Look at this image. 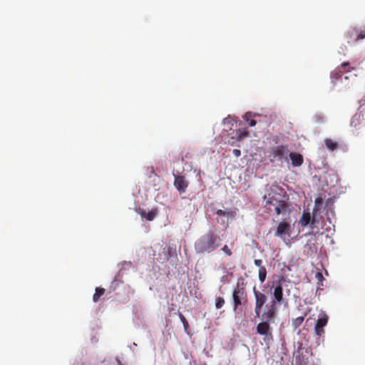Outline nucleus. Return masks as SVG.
I'll return each instance as SVG.
<instances>
[{
  "instance_id": "obj_23",
  "label": "nucleus",
  "mask_w": 365,
  "mask_h": 365,
  "mask_svg": "<svg viewBox=\"0 0 365 365\" xmlns=\"http://www.w3.org/2000/svg\"><path fill=\"white\" fill-rule=\"evenodd\" d=\"M216 215H217L218 216H223V217H232L234 215V212H232V211H229V210H217L216 212H215Z\"/></svg>"
},
{
  "instance_id": "obj_32",
  "label": "nucleus",
  "mask_w": 365,
  "mask_h": 365,
  "mask_svg": "<svg viewBox=\"0 0 365 365\" xmlns=\"http://www.w3.org/2000/svg\"><path fill=\"white\" fill-rule=\"evenodd\" d=\"M256 123H257V122H256V120H254V119H251V120L249 121V125H250V127H253V126H255V125H256Z\"/></svg>"
},
{
  "instance_id": "obj_10",
  "label": "nucleus",
  "mask_w": 365,
  "mask_h": 365,
  "mask_svg": "<svg viewBox=\"0 0 365 365\" xmlns=\"http://www.w3.org/2000/svg\"><path fill=\"white\" fill-rule=\"evenodd\" d=\"M364 115L362 111L357 112L351 120V126L358 130L364 124Z\"/></svg>"
},
{
  "instance_id": "obj_11",
  "label": "nucleus",
  "mask_w": 365,
  "mask_h": 365,
  "mask_svg": "<svg viewBox=\"0 0 365 365\" xmlns=\"http://www.w3.org/2000/svg\"><path fill=\"white\" fill-rule=\"evenodd\" d=\"M174 185L180 193H183L188 186V182L185 180V176L177 175L175 177Z\"/></svg>"
},
{
  "instance_id": "obj_5",
  "label": "nucleus",
  "mask_w": 365,
  "mask_h": 365,
  "mask_svg": "<svg viewBox=\"0 0 365 365\" xmlns=\"http://www.w3.org/2000/svg\"><path fill=\"white\" fill-rule=\"evenodd\" d=\"M253 293L255 297V317H259L260 313L262 311V308L264 305V304L267 302V297L266 295L257 290L255 287L253 289Z\"/></svg>"
},
{
  "instance_id": "obj_9",
  "label": "nucleus",
  "mask_w": 365,
  "mask_h": 365,
  "mask_svg": "<svg viewBox=\"0 0 365 365\" xmlns=\"http://www.w3.org/2000/svg\"><path fill=\"white\" fill-rule=\"evenodd\" d=\"M347 38L349 39V43L350 41L356 42L362 40L365 38V30H361L357 27L351 29L347 33Z\"/></svg>"
},
{
  "instance_id": "obj_19",
  "label": "nucleus",
  "mask_w": 365,
  "mask_h": 365,
  "mask_svg": "<svg viewBox=\"0 0 365 365\" xmlns=\"http://www.w3.org/2000/svg\"><path fill=\"white\" fill-rule=\"evenodd\" d=\"M105 289L101 287H96L95 289V293L93 296V300L94 302H97L100 297L105 294Z\"/></svg>"
},
{
  "instance_id": "obj_27",
  "label": "nucleus",
  "mask_w": 365,
  "mask_h": 365,
  "mask_svg": "<svg viewBox=\"0 0 365 365\" xmlns=\"http://www.w3.org/2000/svg\"><path fill=\"white\" fill-rule=\"evenodd\" d=\"M222 250L227 255V256H231L232 252L231 251V250L228 247L227 245H224L222 247Z\"/></svg>"
},
{
  "instance_id": "obj_12",
  "label": "nucleus",
  "mask_w": 365,
  "mask_h": 365,
  "mask_svg": "<svg viewBox=\"0 0 365 365\" xmlns=\"http://www.w3.org/2000/svg\"><path fill=\"white\" fill-rule=\"evenodd\" d=\"M256 329L257 332L262 336H272V329L269 322L262 321L257 324Z\"/></svg>"
},
{
  "instance_id": "obj_14",
  "label": "nucleus",
  "mask_w": 365,
  "mask_h": 365,
  "mask_svg": "<svg viewBox=\"0 0 365 365\" xmlns=\"http://www.w3.org/2000/svg\"><path fill=\"white\" fill-rule=\"evenodd\" d=\"M273 296L274 299L272 302L276 303H281L283 300V289L282 286L279 283L274 289Z\"/></svg>"
},
{
  "instance_id": "obj_26",
  "label": "nucleus",
  "mask_w": 365,
  "mask_h": 365,
  "mask_svg": "<svg viewBox=\"0 0 365 365\" xmlns=\"http://www.w3.org/2000/svg\"><path fill=\"white\" fill-rule=\"evenodd\" d=\"M225 304V299L221 297H218L215 299V307L216 309H220Z\"/></svg>"
},
{
  "instance_id": "obj_24",
  "label": "nucleus",
  "mask_w": 365,
  "mask_h": 365,
  "mask_svg": "<svg viewBox=\"0 0 365 365\" xmlns=\"http://www.w3.org/2000/svg\"><path fill=\"white\" fill-rule=\"evenodd\" d=\"M179 318H180L181 322L183 324V327H184L185 331L187 333L188 332L189 324H188V322H187V319H185V317L182 314H179Z\"/></svg>"
},
{
  "instance_id": "obj_2",
  "label": "nucleus",
  "mask_w": 365,
  "mask_h": 365,
  "mask_svg": "<svg viewBox=\"0 0 365 365\" xmlns=\"http://www.w3.org/2000/svg\"><path fill=\"white\" fill-rule=\"evenodd\" d=\"M264 197L267 200L265 207L269 212L274 211L277 215H284L290 212L287 200L280 194L269 192Z\"/></svg>"
},
{
  "instance_id": "obj_33",
  "label": "nucleus",
  "mask_w": 365,
  "mask_h": 365,
  "mask_svg": "<svg viewBox=\"0 0 365 365\" xmlns=\"http://www.w3.org/2000/svg\"><path fill=\"white\" fill-rule=\"evenodd\" d=\"M317 277L319 278V279H321V278H323V275L322 274V273L320 272H318L317 274Z\"/></svg>"
},
{
  "instance_id": "obj_21",
  "label": "nucleus",
  "mask_w": 365,
  "mask_h": 365,
  "mask_svg": "<svg viewBox=\"0 0 365 365\" xmlns=\"http://www.w3.org/2000/svg\"><path fill=\"white\" fill-rule=\"evenodd\" d=\"M304 317H299L295 319H294L292 322V326L294 328V329H297L299 327L302 322H304Z\"/></svg>"
},
{
  "instance_id": "obj_6",
  "label": "nucleus",
  "mask_w": 365,
  "mask_h": 365,
  "mask_svg": "<svg viewBox=\"0 0 365 365\" xmlns=\"http://www.w3.org/2000/svg\"><path fill=\"white\" fill-rule=\"evenodd\" d=\"M275 302H272L271 304L266 307L264 312L259 317L262 321L266 322H274L277 317V309Z\"/></svg>"
},
{
  "instance_id": "obj_3",
  "label": "nucleus",
  "mask_w": 365,
  "mask_h": 365,
  "mask_svg": "<svg viewBox=\"0 0 365 365\" xmlns=\"http://www.w3.org/2000/svg\"><path fill=\"white\" fill-rule=\"evenodd\" d=\"M289 149L287 146L280 145L271 147L269 150V158L271 162L275 160L281 161L288 160Z\"/></svg>"
},
{
  "instance_id": "obj_13",
  "label": "nucleus",
  "mask_w": 365,
  "mask_h": 365,
  "mask_svg": "<svg viewBox=\"0 0 365 365\" xmlns=\"http://www.w3.org/2000/svg\"><path fill=\"white\" fill-rule=\"evenodd\" d=\"M288 156L289 157L292 165L293 167H299L301 166L304 163V158L302 155L298 153L295 152H289Z\"/></svg>"
},
{
  "instance_id": "obj_30",
  "label": "nucleus",
  "mask_w": 365,
  "mask_h": 365,
  "mask_svg": "<svg viewBox=\"0 0 365 365\" xmlns=\"http://www.w3.org/2000/svg\"><path fill=\"white\" fill-rule=\"evenodd\" d=\"M254 263L256 266L259 267V268H260V267H262V259H255Z\"/></svg>"
},
{
  "instance_id": "obj_8",
  "label": "nucleus",
  "mask_w": 365,
  "mask_h": 365,
  "mask_svg": "<svg viewBox=\"0 0 365 365\" xmlns=\"http://www.w3.org/2000/svg\"><path fill=\"white\" fill-rule=\"evenodd\" d=\"M291 231H292L291 225L289 222L283 220L278 224V226H277L276 232H275V236L279 237L280 238L284 240L285 239L284 236L289 235Z\"/></svg>"
},
{
  "instance_id": "obj_7",
  "label": "nucleus",
  "mask_w": 365,
  "mask_h": 365,
  "mask_svg": "<svg viewBox=\"0 0 365 365\" xmlns=\"http://www.w3.org/2000/svg\"><path fill=\"white\" fill-rule=\"evenodd\" d=\"M328 319L327 314L322 312L319 314L314 327V331L317 336H322L324 334V327L327 325Z\"/></svg>"
},
{
  "instance_id": "obj_28",
  "label": "nucleus",
  "mask_w": 365,
  "mask_h": 365,
  "mask_svg": "<svg viewBox=\"0 0 365 365\" xmlns=\"http://www.w3.org/2000/svg\"><path fill=\"white\" fill-rule=\"evenodd\" d=\"M252 116V113H246L244 115H243V119L246 121H250V118Z\"/></svg>"
},
{
  "instance_id": "obj_20",
  "label": "nucleus",
  "mask_w": 365,
  "mask_h": 365,
  "mask_svg": "<svg viewBox=\"0 0 365 365\" xmlns=\"http://www.w3.org/2000/svg\"><path fill=\"white\" fill-rule=\"evenodd\" d=\"M311 220V216L309 212H304L301 217L299 222L302 226H307L309 224Z\"/></svg>"
},
{
  "instance_id": "obj_16",
  "label": "nucleus",
  "mask_w": 365,
  "mask_h": 365,
  "mask_svg": "<svg viewBox=\"0 0 365 365\" xmlns=\"http://www.w3.org/2000/svg\"><path fill=\"white\" fill-rule=\"evenodd\" d=\"M324 144L327 148L331 151H334L336 150L339 147V143L337 141H335L331 138H326L324 140Z\"/></svg>"
},
{
  "instance_id": "obj_18",
  "label": "nucleus",
  "mask_w": 365,
  "mask_h": 365,
  "mask_svg": "<svg viewBox=\"0 0 365 365\" xmlns=\"http://www.w3.org/2000/svg\"><path fill=\"white\" fill-rule=\"evenodd\" d=\"M249 135V132L245 129L243 130L238 129L236 130L235 138L237 141H240L247 137Z\"/></svg>"
},
{
  "instance_id": "obj_29",
  "label": "nucleus",
  "mask_w": 365,
  "mask_h": 365,
  "mask_svg": "<svg viewBox=\"0 0 365 365\" xmlns=\"http://www.w3.org/2000/svg\"><path fill=\"white\" fill-rule=\"evenodd\" d=\"M232 153L236 158H239L241 155V151L239 149H234Z\"/></svg>"
},
{
  "instance_id": "obj_25",
  "label": "nucleus",
  "mask_w": 365,
  "mask_h": 365,
  "mask_svg": "<svg viewBox=\"0 0 365 365\" xmlns=\"http://www.w3.org/2000/svg\"><path fill=\"white\" fill-rule=\"evenodd\" d=\"M323 205V199L320 197L315 199L314 201V210H319Z\"/></svg>"
},
{
  "instance_id": "obj_15",
  "label": "nucleus",
  "mask_w": 365,
  "mask_h": 365,
  "mask_svg": "<svg viewBox=\"0 0 365 365\" xmlns=\"http://www.w3.org/2000/svg\"><path fill=\"white\" fill-rule=\"evenodd\" d=\"M158 213V209L154 208L146 212L145 210L141 211L140 215L143 217L145 218L148 221H152Z\"/></svg>"
},
{
  "instance_id": "obj_4",
  "label": "nucleus",
  "mask_w": 365,
  "mask_h": 365,
  "mask_svg": "<svg viewBox=\"0 0 365 365\" xmlns=\"http://www.w3.org/2000/svg\"><path fill=\"white\" fill-rule=\"evenodd\" d=\"M233 310L236 312L239 307L246 304L247 302V296L244 288H240L239 286L232 292Z\"/></svg>"
},
{
  "instance_id": "obj_1",
  "label": "nucleus",
  "mask_w": 365,
  "mask_h": 365,
  "mask_svg": "<svg viewBox=\"0 0 365 365\" xmlns=\"http://www.w3.org/2000/svg\"><path fill=\"white\" fill-rule=\"evenodd\" d=\"M222 240L212 231L202 235L195 243V250L197 253H210L221 245Z\"/></svg>"
},
{
  "instance_id": "obj_17",
  "label": "nucleus",
  "mask_w": 365,
  "mask_h": 365,
  "mask_svg": "<svg viewBox=\"0 0 365 365\" xmlns=\"http://www.w3.org/2000/svg\"><path fill=\"white\" fill-rule=\"evenodd\" d=\"M346 66H349V62H344L341 66L336 68V70L331 73L332 78H339L342 76L341 68H345Z\"/></svg>"
},
{
  "instance_id": "obj_22",
  "label": "nucleus",
  "mask_w": 365,
  "mask_h": 365,
  "mask_svg": "<svg viewBox=\"0 0 365 365\" xmlns=\"http://www.w3.org/2000/svg\"><path fill=\"white\" fill-rule=\"evenodd\" d=\"M259 279L261 283H263L265 281L267 277V269L265 267H260L259 268Z\"/></svg>"
},
{
  "instance_id": "obj_31",
  "label": "nucleus",
  "mask_w": 365,
  "mask_h": 365,
  "mask_svg": "<svg viewBox=\"0 0 365 365\" xmlns=\"http://www.w3.org/2000/svg\"><path fill=\"white\" fill-rule=\"evenodd\" d=\"M232 121H233V120L230 117L225 118L224 119V123H231Z\"/></svg>"
}]
</instances>
